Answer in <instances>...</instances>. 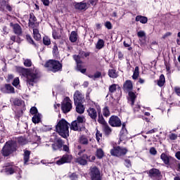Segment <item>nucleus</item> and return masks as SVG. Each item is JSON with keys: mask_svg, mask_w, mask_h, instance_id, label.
<instances>
[{"mask_svg": "<svg viewBox=\"0 0 180 180\" xmlns=\"http://www.w3.org/2000/svg\"><path fill=\"white\" fill-rule=\"evenodd\" d=\"M37 19L34 15L30 14V19H29V26L30 27H33L34 25V22H36Z\"/></svg>", "mask_w": 180, "mask_h": 180, "instance_id": "obj_29", "label": "nucleus"}, {"mask_svg": "<svg viewBox=\"0 0 180 180\" xmlns=\"http://www.w3.org/2000/svg\"><path fill=\"white\" fill-rule=\"evenodd\" d=\"M27 40L29 41V43H30V44H34V41L32 39L31 36L27 35Z\"/></svg>", "mask_w": 180, "mask_h": 180, "instance_id": "obj_55", "label": "nucleus"}, {"mask_svg": "<svg viewBox=\"0 0 180 180\" xmlns=\"http://www.w3.org/2000/svg\"><path fill=\"white\" fill-rule=\"evenodd\" d=\"M172 32H166L165 34L162 36V39H167V37H169V36H172Z\"/></svg>", "mask_w": 180, "mask_h": 180, "instance_id": "obj_57", "label": "nucleus"}, {"mask_svg": "<svg viewBox=\"0 0 180 180\" xmlns=\"http://www.w3.org/2000/svg\"><path fill=\"white\" fill-rule=\"evenodd\" d=\"M120 140H127V129H126V124H122V128L120 131Z\"/></svg>", "mask_w": 180, "mask_h": 180, "instance_id": "obj_17", "label": "nucleus"}, {"mask_svg": "<svg viewBox=\"0 0 180 180\" xmlns=\"http://www.w3.org/2000/svg\"><path fill=\"white\" fill-rule=\"evenodd\" d=\"M75 121L78 122L80 126H82V123H85V117L82 115L78 116L77 120Z\"/></svg>", "mask_w": 180, "mask_h": 180, "instance_id": "obj_37", "label": "nucleus"}, {"mask_svg": "<svg viewBox=\"0 0 180 180\" xmlns=\"http://www.w3.org/2000/svg\"><path fill=\"white\" fill-rule=\"evenodd\" d=\"M89 174L91 180H102V179H101V172L98 167H91Z\"/></svg>", "mask_w": 180, "mask_h": 180, "instance_id": "obj_7", "label": "nucleus"}, {"mask_svg": "<svg viewBox=\"0 0 180 180\" xmlns=\"http://www.w3.org/2000/svg\"><path fill=\"white\" fill-rule=\"evenodd\" d=\"M52 36L55 40H58V39H60V37H61L60 34L56 30L53 31Z\"/></svg>", "mask_w": 180, "mask_h": 180, "instance_id": "obj_43", "label": "nucleus"}, {"mask_svg": "<svg viewBox=\"0 0 180 180\" xmlns=\"http://www.w3.org/2000/svg\"><path fill=\"white\" fill-rule=\"evenodd\" d=\"M19 77H15L13 82V86H18L19 85Z\"/></svg>", "mask_w": 180, "mask_h": 180, "instance_id": "obj_51", "label": "nucleus"}, {"mask_svg": "<svg viewBox=\"0 0 180 180\" xmlns=\"http://www.w3.org/2000/svg\"><path fill=\"white\" fill-rule=\"evenodd\" d=\"M44 67L48 68L49 71H52V72H57L58 71H61L63 65L60 63V61L56 60H49L45 63Z\"/></svg>", "mask_w": 180, "mask_h": 180, "instance_id": "obj_3", "label": "nucleus"}, {"mask_svg": "<svg viewBox=\"0 0 180 180\" xmlns=\"http://www.w3.org/2000/svg\"><path fill=\"white\" fill-rule=\"evenodd\" d=\"M174 91L176 94L178 95V96H180V87H178V86L175 87Z\"/></svg>", "mask_w": 180, "mask_h": 180, "instance_id": "obj_60", "label": "nucleus"}, {"mask_svg": "<svg viewBox=\"0 0 180 180\" xmlns=\"http://www.w3.org/2000/svg\"><path fill=\"white\" fill-rule=\"evenodd\" d=\"M117 86H119V85L114 84H112L111 86H110L109 87V91L111 94H113V92H116V89H117Z\"/></svg>", "mask_w": 180, "mask_h": 180, "instance_id": "obj_41", "label": "nucleus"}, {"mask_svg": "<svg viewBox=\"0 0 180 180\" xmlns=\"http://www.w3.org/2000/svg\"><path fill=\"white\" fill-rule=\"evenodd\" d=\"M71 43H75L77 40H78V34H77V32L72 31L70 33V37H69Z\"/></svg>", "mask_w": 180, "mask_h": 180, "instance_id": "obj_24", "label": "nucleus"}, {"mask_svg": "<svg viewBox=\"0 0 180 180\" xmlns=\"http://www.w3.org/2000/svg\"><path fill=\"white\" fill-rule=\"evenodd\" d=\"M75 9H78V11H86V3L80 2L77 3L75 5Z\"/></svg>", "mask_w": 180, "mask_h": 180, "instance_id": "obj_20", "label": "nucleus"}, {"mask_svg": "<svg viewBox=\"0 0 180 180\" xmlns=\"http://www.w3.org/2000/svg\"><path fill=\"white\" fill-rule=\"evenodd\" d=\"M138 37H146V32L144 31H139L137 33Z\"/></svg>", "mask_w": 180, "mask_h": 180, "instance_id": "obj_50", "label": "nucleus"}, {"mask_svg": "<svg viewBox=\"0 0 180 180\" xmlns=\"http://www.w3.org/2000/svg\"><path fill=\"white\" fill-rule=\"evenodd\" d=\"M75 105L76 106V112L77 113L82 115V113L85 112V108L84 107V105H82V103H75Z\"/></svg>", "mask_w": 180, "mask_h": 180, "instance_id": "obj_18", "label": "nucleus"}, {"mask_svg": "<svg viewBox=\"0 0 180 180\" xmlns=\"http://www.w3.org/2000/svg\"><path fill=\"white\" fill-rule=\"evenodd\" d=\"M87 155H83L82 157L77 158L76 162L80 165H86L87 161H90Z\"/></svg>", "mask_w": 180, "mask_h": 180, "instance_id": "obj_13", "label": "nucleus"}, {"mask_svg": "<svg viewBox=\"0 0 180 180\" xmlns=\"http://www.w3.org/2000/svg\"><path fill=\"white\" fill-rule=\"evenodd\" d=\"M160 175H161V172H160L158 169H151L149 171V176H150V178H158Z\"/></svg>", "mask_w": 180, "mask_h": 180, "instance_id": "obj_16", "label": "nucleus"}, {"mask_svg": "<svg viewBox=\"0 0 180 180\" xmlns=\"http://www.w3.org/2000/svg\"><path fill=\"white\" fill-rule=\"evenodd\" d=\"M43 43L45 46H50L51 44V41L47 37L43 38Z\"/></svg>", "mask_w": 180, "mask_h": 180, "instance_id": "obj_44", "label": "nucleus"}, {"mask_svg": "<svg viewBox=\"0 0 180 180\" xmlns=\"http://www.w3.org/2000/svg\"><path fill=\"white\" fill-rule=\"evenodd\" d=\"M43 131H49V130H51V127L50 126H44L42 127Z\"/></svg>", "mask_w": 180, "mask_h": 180, "instance_id": "obj_56", "label": "nucleus"}, {"mask_svg": "<svg viewBox=\"0 0 180 180\" xmlns=\"http://www.w3.org/2000/svg\"><path fill=\"white\" fill-rule=\"evenodd\" d=\"M61 109L63 113H68L72 109V102L70 98H65L61 105Z\"/></svg>", "mask_w": 180, "mask_h": 180, "instance_id": "obj_6", "label": "nucleus"}, {"mask_svg": "<svg viewBox=\"0 0 180 180\" xmlns=\"http://www.w3.org/2000/svg\"><path fill=\"white\" fill-rule=\"evenodd\" d=\"M176 158H177V160H180V152H177L175 155Z\"/></svg>", "mask_w": 180, "mask_h": 180, "instance_id": "obj_64", "label": "nucleus"}, {"mask_svg": "<svg viewBox=\"0 0 180 180\" xmlns=\"http://www.w3.org/2000/svg\"><path fill=\"white\" fill-rule=\"evenodd\" d=\"M96 157H98V158H103V155H105V153H103V150H102L101 148H98L96 150Z\"/></svg>", "mask_w": 180, "mask_h": 180, "instance_id": "obj_35", "label": "nucleus"}, {"mask_svg": "<svg viewBox=\"0 0 180 180\" xmlns=\"http://www.w3.org/2000/svg\"><path fill=\"white\" fill-rule=\"evenodd\" d=\"M102 73L101 72H97L94 74V78H101Z\"/></svg>", "mask_w": 180, "mask_h": 180, "instance_id": "obj_61", "label": "nucleus"}, {"mask_svg": "<svg viewBox=\"0 0 180 180\" xmlns=\"http://www.w3.org/2000/svg\"><path fill=\"white\" fill-rule=\"evenodd\" d=\"M15 151H16V145L12 141H7L4 146L1 153L4 157H8Z\"/></svg>", "mask_w": 180, "mask_h": 180, "instance_id": "obj_4", "label": "nucleus"}, {"mask_svg": "<svg viewBox=\"0 0 180 180\" xmlns=\"http://www.w3.org/2000/svg\"><path fill=\"white\" fill-rule=\"evenodd\" d=\"M129 98L128 101H131V105L133 106V105H134V101H136V94L134 92L132 91H129Z\"/></svg>", "mask_w": 180, "mask_h": 180, "instance_id": "obj_25", "label": "nucleus"}, {"mask_svg": "<svg viewBox=\"0 0 180 180\" xmlns=\"http://www.w3.org/2000/svg\"><path fill=\"white\" fill-rule=\"evenodd\" d=\"M98 122L101 124H103V126H104V124H107L106 121H105V119L103 118V116L101 114L98 115Z\"/></svg>", "mask_w": 180, "mask_h": 180, "instance_id": "obj_38", "label": "nucleus"}, {"mask_svg": "<svg viewBox=\"0 0 180 180\" xmlns=\"http://www.w3.org/2000/svg\"><path fill=\"white\" fill-rule=\"evenodd\" d=\"M31 115H37V108L36 107H32L30 109Z\"/></svg>", "mask_w": 180, "mask_h": 180, "instance_id": "obj_48", "label": "nucleus"}, {"mask_svg": "<svg viewBox=\"0 0 180 180\" xmlns=\"http://www.w3.org/2000/svg\"><path fill=\"white\" fill-rule=\"evenodd\" d=\"M124 165L127 167V168H131V161L129 159H126L124 160Z\"/></svg>", "mask_w": 180, "mask_h": 180, "instance_id": "obj_46", "label": "nucleus"}, {"mask_svg": "<svg viewBox=\"0 0 180 180\" xmlns=\"http://www.w3.org/2000/svg\"><path fill=\"white\" fill-rule=\"evenodd\" d=\"M157 130H158L157 128H154L150 131H148L146 132V134H153V133H155L157 131Z\"/></svg>", "mask_w": 180, "mask_h": 180, "instance_id": "obj_59", "label": "nucleus"}, {"mask_svg": "<svg viewBox=\"0 0 180 180\" xmlns=\"http://www.w3.org/2000/svg\"><path fill=\"white\" fill-rule=\"evenodd\" d=\"M70 124L65 120H60L56 126V132L63 139H67L70 136Z\"/></svg>", "mask_w": 180, "mask_h": 180, "instance_id": "obj_1", "label": "nucleus"}, {"mask_svg": "<svg viewBox=\"0 0 180 180\" xmlns=\"http://www.w3.org/2000/svg\"><path fill=\"white\" fill-rule=\"evenodd\" d=\"M70 129L75 131H79L81 130V125L75 120L72 122Z\"/></svg>", "mask_w": 180, "mask_h": 180, "instance_id": "obj_21", "label": "nucleus"}, {"mask_svg": "<svg viewBox=\"0 0 180 180\" xmlns=\"http://www.w3.org/2000/svg\"><path fill=\"white\" fill-rule=\"evenodd\" d=\"M139 67L136 66L135 68V70L134 71V74L132 75V78L133 79H137V78H139Z\"/></svg>", "mask_w": 180, "mask_h": 180, "instance_id": "obj_40", "label": "nucleus"}, {"mask_svg": "<svg viewBox=\"0 0 180 180\" xmlns=\"http://www.w3.org/2000/svg\"><path fill=\"white\" fill-rule=\"evenodd\" d=\"M41 120V115L40 114H36L35 115L33 116L32 117V122L33 123H40Z\"/></svg>", "mask_w": 180, "mask_h": 180, "instance_id": "obj_33", "label": "nucleus"}, {"mask_svg": "<svg viewBox=\"0 0 180 180\" xmlns=\"http://www.w3.org/2000/svg\"><path fill=\"white\" fill-rule=\"evenodd\" d=\"M3 172H5L6 175H12V174L15 172V170H13V168L12 167H6L3 169Z\"/></svg>", "mask_w": 180, "mask_h": 180, "instance_id": "obj_28", "label": "nucleus"}, {"mask_svg": "<svg viewBox=\"0 0 180 180\" xmlns=\"http://www.w3.org/2000/svg\"><path fill=\"white\" fill-rule=\"evenodd\" d=\"M105 47V41L103 39H98L97 43L96 44V49L97 50H101Z\"/></svg>", "mask_w": 180, "mask_h": 180, "instance_id": "obj_27", "label": "nucleus"}, {"mask_svg": "<svg viewBox=\"0 0 180 180\" xmlns=\"http://www.w3.org/2000/svg\"><path fill=\"white\" fill-rule=\"evenodd\" d=\"M72 160V155L70 154H65L62 156L60 159L56 161L57 165H63V164H68L71 162Z\"/></svg>", "mask_w": 180, "mask_h": 180, "instance_id": "obj_9", "label": "nucleus"}, {"mask_svg": "<svg viewBox=\"0 0 180 180\" xmlns=\"http://www.w3.org/2000/svg\"><path fill=\"white\" fill-rule=\"evenodd\" d=\"M79 141H80L81 144L86 145V144H88V138H86V136H82L79 138Z\"/></svg>", "mask_w": 180, "mask_h": 180, "instance_id": "obj_39", "label": "nucleus"}, {"mask_svg": "<svg viewBox=\"0 0 180 180\" xmlns=\"http://www.w3.org/2000/svg\"><path fill=\"white\" fill-rule=\"evenodd\" d=\"M103 129L105 134H110L112 133V129L108 125V123L103 125Z\"/></svg>", "mask_w": 180, "mask_h": 180, "instance_id": "obj_34", "label": "nucleus"}, {"mask_svg": "<svg viewBox=\"0 0 180 180\" xmlns=\"http://www.w3.org/2000/svg\"><path fill=\"white\" fill-rule=\"evenodd\" d=\"M96 139L97 140V141L99 143L101 139H102V134L99 131H97L96 134Z\"/></svg>", "mask_w": 180, "mask_h": 180, "instance_id": "obj_47", "label": "nucleus"}, {"mask_svg": "<svg viewBox=\"0 0 180 180\" xmlns=\"http://www.w3.org/2000/svg\"><path fill=\"white\" fill-rule=\"evenodd\" d=\"M124 89L125 91H127L128 92H130L131 89H133V83H131V81L127 80L124 84Z\"/></svg>", "mask_w": 180, "mask_h": 180, "instance_id": "obj_19", "label": "nucleus"}, {"mask_svg": "<svg viewBox=\"0 0 180 180\" xmlns=\"http://www.w3.org/2000/svg\"><path fill=\"white\" fill-rule=\"evenodd\" d=\"M164 84H165V76L161 75L158 80V86H164Z\"/></svg>", "mask_w": 180, "mask_h": 180, "instance_id": "obj_30", "label": "nucleus"}, {"mask_svg": "<svg viewBox=\"0 0 180 180\" xmlns=\"http://www.w3.org/2000/svg\"><path fill=\"white\" fill-rule=\"evenodd\" d=\"M4 34H8L9 33V30L6 27H3Z\"/></svg>", "mask_w": 180, "mask_h": 180, "instance_id": "obj_62", "label": "nucleus"}, {"mask_svg": "<svg viewBox=\"0 0 180 180\" xmlns=\"http://www.w3.org/2000/svg\"><path fill=\"white\" fill-rule=\"evenodd\" d=\"M127 148L121 146H115L110 150L111 155L113 157H123L125 154H127Z\"/></svg>", "mask_w": 180, "mask_h": 180, "instance_id": "obj_5", "label": "nucleus"}, {"mask_svg": "<svg viewBox=\"0 0 180 180\" xmlns=\"http://www.w3.org/2000/svg\"><path fill=\"white\" fill-rule=\"evenodd\" d=\"M1 91L3 94H15V88L11 84H5L1 88Z\"/></svg>", "mask_w": 180, "mask_h": 180, "instance_id": "obj_11", "label": "nucleus"}, {"mask_svg": "<svg viewBox=\"0 0 180 180\" xmlns=\"http://www.w3.org/2000/svg\"><path fill=\"white\" fill-rule=\"evenodd\" d=\"M108 123L112 127H120L122 126V120L116 115H112L109 119Z\"/></svg>", "mask_w": 180, "mask_h": 180, "instance_id": "obj_8", "label": "nucleus"}, {"mask_svg": "<svg viewBox=\"0 0 180 180\" xmlns=\"http://www.w3.org/2000/svg\"><path fill=\"white\" fill-rule=\"evenodd\" d=\"M24 65L25 67H32V60H30V59H24Z\"/></svg>", "mask_w": 180, "mask_h": 180, "instance_id": "obj_45", "label": "nucleus"}, {"mask_svg": "<svg viewBox=\"0 0 180 180\" xmlns=\"http://www.w3.org/2000/svg\"><path fill=\"white\" fill-rule=\"evenodd\" d=\"M136 22H140V23H143V25H145V23H147V22H148V18L143 15H137L136 17Z\"/></svg>", "mask_w": 180, "mask_h": 180, "instance_id": "obj_23", "label": "nucleus"}, {"mask_svg": "<svg viewBox=\"0 0 180 180\" xmlns=\"http://www.w3.org/2000/svg\"><path fill=\"white\" fill-rule=\"evenodd\" d=\"M75 103H82L84 102V94L79 91H77L74 94Z\"/></svg>", "mask_w": 180, "mask_h": 180, "instance_id": "obj_12", "label": "nucleus"}, {"mask_svg": "<svg viewBox=\"0 0 180 180\" xmlns=\"http://www.w3.org/2000/svg\"><path fill=\"white\" fill-rule=\"evenodd\" d=\"M87 112L90 117H91V119H94V120L96 119L98 116L96 110H95L94 108H90L87 110Z\"/></svg>", "mask_w": 180, "mask_h": 180, "instance_id": "obj_22", "label": "nucleus"}, {"mask_svg": "<svg viewBox=\"0 0 180 180\" xmlns=\"http://www.w3.org/2000/svg\"><path fill=\"white\" fill-rule=\"evenodd\" d=\"M33 34H34V39L35 40L39 41L41 39V35H40V33L39 32V30L36 28L33 30Z\"/></svg>", "mask_w": 180, "mask_h": 180, "instance_id": "obj_31", "label": "nucleus"}, {"mask_svg": "<svg viewBox=\"0 0 180 180\" xmlns=\"http://www.w3.org/2000/svg\"><path fill=\"white\" fill-rule=\"evenodd\" d=\"M150 154H151V155H157V150L155 149V148H154V147L150 148Z\"/></svg>", "mask_w": 180, "mask_h": 180, "instance_id": "obj_49", "label": "nucleus"}, {"mask_svg": "<svg viewBox=\"0 0 180 180\" xmlns=\"http://www.w3.org/2000/svg\"><path fill=\"white\" fill-rule=\"evenodd\" d=\"M40 79V72L36 68H30L27 71V83L33 86Z\"/></svg>", "mask_w": 180, "mask_h": 180, "instance_id": "obj_2", "label": "nucleus"}, {"mask_svg": "<svg viewBox=\"0 0 180 180\" xmlns=\"http://www.w3.org/2000/svg\"><path fill=\"white\" fill-rule=\"evenodd\" d=\"M108 75L110 78H117L118 77L117 72H116V70L114 69L108 70Z\"/></svg>", "mask_w": 180, "mask_h": 180, "instance_id": "obj_32", "label": "nucleus"}, {"mask_svg": "<svg viewBox=\"0 0 180 180\" xmlns=\"http://www.w3.org/2000/svg\"><path fill=\"white\" fill-rule=\"evenodd\" d=\"M10 26L13 27L15 34H18V36H20V34H22V27L19 24H13V22H11Z\"/></svg>", "mask_w": 180, "mask_h": 180, "instance_id": "obj_14", "label": "nucleus"}, {"mask_svg": "<svg viewBox=\"0 0 180 180\" xmlns=\"http://www.w3.org/2000/svg\"><path fill=\"white\" fill-rule=\"evenodd\" d=\"M170 140H176V139L178 138V135L177 134H171L169 136Z\"/></svg>", "mask_w": 180, "mask_h": 180, "instance_id": "obj_53", "label": "nucleus"}, {"mask_svg": "<svg viewBox=\"0 0 180 180\" xmlns=\"http://www.w3.org/2000/svg\"><path fill=\"white\" fill-rule=\"evenodd\" d=\"M103 115L105 117H109L110 116V111L108 107H105L103 109Z\"/></svg>", "mask_w": 180, "mask_h": 180, "instance_id": "obj_36", "label": "nucleus"}, {"mask_svg": "<svg viewBox=\"0 0 180 180\" xmlns=\"http://www.w3.org/2000/svg\"><path fill=\"white\" fill-rule=\"evenodd\" d=\"M71 180H78V176H77V174H72L70 176Z\"/></svg>", "mask_w": 180, "mask_h": 180, "instance_id": "obj_54", "label": "nucleus"}, {"mask_svg": "<svg viewBox=\"0 0 180 180\" xmlns=\"http://www.w3.org/2000/svg\"><path fill=\"white\" fill-rule=\"evenodd\" d=\"M52 149L53 151H57V150H61V148H59L57 143L52 144Z\"/></svg>", "mask_w": 180, "mask_h": 180, "instance_id": "obj_52", "label": "nucleus"}, {"mask_svg": "<svg viewBox=\"0 0 180 180\" xmlns=\"http://www.w3.org/2000/svg\"><path fill=\"white\" fill-rule=\"evenodd\" d=\"M42 2L45 6H49V5H50V1L49 0H42Z\"/></svg>", "mask_w": 180, "mask_h": 180, "instance_id": "obj_63", "label": "nucleus"}, {"mask_svg": "<svg viewBox=\"0 0 180 180\" xmlns=\"http://www.w3.org/2000/svg\"><path fill=\"white\" fill-rule=\"evenodd\" d=\"M73 58L77 63V71H80V72H82V74H85V72H86V69H82V65H81V63H82L81 57H79V56L75 55L73 56Z\"/></svg>", "mask_w": 180, "mask_h": 180, "instance_id": "obj_10", "label": "nucleus"}, {"mask_svg": "<svg viewBox=\"0 0 180 180\" xmlns=\"http://www.w3.org/2000/svg\"><path fill=\"white\" fill-rule=\"evenodd\" d=\"M54 140L56 141L55 143L58 146L59 148H62L63 146L64 145V142H63V140L61 139H54Z\"/></svg>", "mask_w": 180, "mask_h": 180, "instance_id": "obj_42", "label": "nucleus"}, {"mask_svg": "<svg viewBox=\"0 0 180 180\" xmlns=\"http://www.w3.org/2000/svg\"><path fill=\"white\" fill-rule=\"evenodd\" d=\"M23 155H24V164L25 165H27V162H29V160H30V151L25 150Z\"/></svg>", "mask_w": 180, "mask_h": 180, "instance_id": "obj_26", "label": "nucleus"}, {"mask_svg": "<svg viewBox=\"0 0 180 180\" xmlns=\"http://www.w3.org/2000/svg\"><path fill=\"white\" fill-rule=\"evenodd\" d=\"M105 26L107 27V29H112V23H110V22H106Z\"/></svg>", "mask_w": 180, "mask_h": 180, "instance_id": "obj_58", "label": "nucleus"}, {"mask_svg": "<svg viewBox=\"0 0 180 180\" xmlns=\"http://www.w3.org/2000/svg\"><path fill=\"white\" fill-rule=\"evenodd\" d=\"M160 160L163 161L164 164L166 165H169V161L172 160V157L169 156L165 153H162L160 155Z\"/></svg>", "mask_w": 180, "mask_h": 180, "instance_id": "obj_15", "label": "nucleus"}]
</instances>
